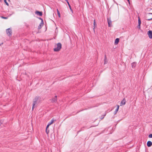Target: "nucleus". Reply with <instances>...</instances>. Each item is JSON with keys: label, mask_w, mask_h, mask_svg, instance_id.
<instances>
[{"label": "nucleus", "mask_w": 152, "mask_h": 152, "mask_svg": "<svg viewBox=\"0 0 152 152\" xmlns=\"http://www.w3.org/2000/svg\"><path fill=\"white\" fill-rule=\"evenodd\" d=\"M41 98L40 96H37L35 97L33 100L32 110H33L34 107L37 106V104L39 103L41 101Z\"/></svg>", "instance_id": "obj_1"}, {"label": "nucleus", "mask_w": 152, "mask_h": 152, "mask_svg": "<svg viewBox=\"0 0 152 152\" xmlns=\"http://www.w3.org/2000/svg\"><path fill=\"white\" fill-rule=\"evenodd\" d=\"M56 47L53 49L54 51L55 52L59 51L61 48L62 45L61 43H58L56 44Z\"/></svg>", "instance_id": "obj_2"}, {"label": "nucleus", "mask_w": 152, "mask_h": 152, "mask_svg": "<svg viewBox=\"0 0 152 152\" xmlns=\"http://www.w3.org/2000/svg\"><path fill=\"white\" fill-rule=\"evenodd\" d=\"M145 19L148 21H150L152 20V13H146L145 15Z\"/></svg>", "instance_id": "obj_3"}, {"label": "nucleus", "mask_w": 152, "mask_h": 152, "mask_svg": "<svg viewBox=\"0 0 152 152\" xmlns=\"http://www.w3.org/2000/svg\"><path fill=\"white\" fill-rule=\"evenodd\" d=\"M107 22L108 23V26L109 27H111L112 26V21L111 20V19L110 17L108 18H107Z\"/></svg>", "instance_id": "obj_4"}, {"label": "nucleus", "mask_w": 152, "mask_h": 152, "mask_svg": "<svg viewBox=\"0 0 152 152\" xmlns=\"http://www.w3.org/2000/svg\"><path fill=\"white\" fill-rule=\"evenodd\" d=\"M6 32L7 34L9 36H11L12 35V31L11 29L10 28L7 29Z\"/></svg>", "instance_id": "obj_5"}, {"label": "nucleus", "mask_w": 152, "mask_h": 152, "mask_svg": "<svg viewBox=\"0 0 152 152\" xmlns=\"http://www.w3.org/2000/svg\"><path fill=\"white\" fill-rule=\"evenodd\" d=\"M148 37L150 39H152V31L149 30L147 33Z\"/></svg>", "instance_id": "obj_6"}, {"label": "nucleus", "mask_w": 152, "mask_h": 152, "mask_svg": "<svg viewBox=\"0 0 152 152\" xmlns=\"http://www.w3.org/2000/svg\"><path fill=\"white\" fill-rule=\"evenodd\" d=\"M57 96H55V97L52 99L50 100L52 103H56L57 101Z\"/></svg>", "instance_id": "obj_7"}, {"label": "nucleus", "mask_w": 152, "mask_h": 152, "mask_svg": "<svg viewBox=\"0 0 152 152\" xmlns=\"http://www.w3.org/2000/svg\"><path fill=\"white\" fill-rule=\"evenodd\" d=\"M54 120L53 119H52L49 122L48 124L46 127H47V129H48V128L49 127V126L51 125V124H52L54 122Z\"/></svg>", "instance_id": "obj_8"}, {"label": "nucleus", "mask_w": 152, "mask_h": 152, "mask_svg": "<svg viewBox=\"0 0 152 152\" xmlns=\"http://www.w3.org/2000/svg\"><path fill=\"white\" fill-rule=\"evenodd\" d=\"M35 13L36 14L39 15L40 16H42V12H40L38 11H36Z\"/></svg>", "instance_id": "obj_9"}, {"label": "nucleus", "mask_w": 152, "mask_h": 152, "mask_svg": "<svg viewBox=\"0 0 152 152\" xmlns=\"http://www.w3.org/2000/svg\"><path fill=\"white\" fill-rule=\"evenodd\" d=\"M126 102V99L125 98H124L121 101V104L120 106H121L122 105H124L125 104Z\"/></svg>", "instance_id": "obj_10"}, {"label": "nucleus", "mask_w": 152, "mask_h": 152, "mask_svg": "<svg viewBox=\"0 0 152 152\" xmlns=\"http://www.w3.org/2000/svg\"><path fill=\"white\" fill-rule=\"evenodd\" d=\"M147 146L148 147H150L152 145V142L151 141H148L147 143Z\"/></svg>", "instance_id": "obj_11"}, {"label": "nucleus", "mask_w": 152, "mask_h": 152, "mask_svg": "<svg viewBox=\"0 0 152 152\" xmlns=\"http://www.w3.org/2000/svg\"><path fill=\"white\" fill-rule=\"evenodd\" d=\"M136 64H137L136 62H133L131 64V65H132V67L133 68H134L136 67Z\"/></svg>", "instance_id": "obj_12"}, {"label": "nucleus", "mask_w": 152, "mask_h": 152, "mask_svg": "<svg viewBox=\"0 0 152 152\" xmlns=\"http://www.w3.org/2000/svg\"><path fill=\"white\" fill-rule=\"evenodd\" d=\"M67 4H68V5L69 7V9H70V11L71 12V13H73V10H72V9L71 7V6H70V4H69V2L67 0Z\"/></svg>", "instance_id": "obj_13"}, {"label": "nucleus", "mask_w": 152, "mask_h": 152, "mask_svg": "<svg viewBox=\"0 0 152 152\" xmlns=\"http://www.w3.org/2000/svg\"><path fill=\"white\" fill-rule=\"evenodd\" d=\"M119 39L118 38H117L115 39V45H117L119 42Z\"/></svg>", "instance_id": "obj_14"}, {"label": "nucleus", "mask_w": 152, "mask_h": 152, "mask_svg": "<svg viewBox=\"0 0 152 152\" xmlns=\"http://www.w3.org/2000/svg\"><path fill=\"white\" fill-rule=\"evenodd\" d=\"M93 24H94V27L93 28V30H94V31H95V30H94L95 28V27H96V26H97V24H96L95 20V19H94V20Z\"/></svg>", "instance_id": "obj_15"}, {"label": "nucleus", "mask_w": 152, "mask_h": 152, "mask_svg": "<svg viewBox=\"0 0 152 152\" xmlns=\"http://www.w3.org/2000/svg\"><path fill=\"white\" fill-rule=\"evenodd\" d=\"M104 64H107V58H106V55L105 54V56H104Z\"/></svg>", "instance_id": "obj_16"}, {"label": "nucleus", "mask_w": 152, "mask_h": 152, "mask_svg": "<svg viewBox=\"0 0 152 152\" xmlns=\"http://www.w3.org/2000/svg\"><path fill=\"white\" fill-rule=\"evenodd\" d=\"M44 24V22H43V23H41V22L39 24V26H38V29H40L41 28L42 26H43V25Z\"/></svg>", "instance_id": "obj_17"}, {"label": "nucleus", "mask_w": 152, "mask_h": 152, "mask_svg": "<svg viewBox=\"0 0 152 152\" xmlns=\"http://www.w3.org/2000/svg\"><path fill=\"white\" fill-rule=\"evenodd\" d=\"M57 14L58 15V16L59 17H60V12L57 9Z\"/></svg>", "instance_id": "obj_18"}, {"label": "nucleus", "mask_w": 152, "mask_h": 152, "mask_svg": "<svg viewBox=\"0 0 152 152\" xmlns=\"http://www.w3.org/2000/svg\"><path fill=\"white\" fill-rule=\"evenodd\" d=\"M141 21L140 19V18L139 17H138V24H141Z\"/></svg>", "instance_id": "obj_19"}, {"label": "nucleus", "mask_w": 152, "mask_h": 152, "mask_svg": "<svg viewBox=\"0 0 152 152\" xmlns=\"http://www.w3.org/2000/svg\"><path fill=\"white\" fill-rule=\"evenodd\" d=\"M38 18L39 19V20H41V24L43 23V22H43V19L42 18H40V17Z\"/></svg>", "instance_id": "obj_20"}, {"label": "nucleus", "mask_w": 152, "mask_h": 152, "mask_svg": "<svg viewBox=\"0 0 152 152\" xmlns=\"http://www.w3.org/2000/svg\"><path fill=\"white\" fill-rule=\"evenodd\" d=\"M119 106L118 105H117V108L115 110L118 111V110L119 109Z\"/></svg>", "instance_id": "obj_21"}, {"label": "nucleus", "mask_w": 152, "mask_h": 152, "mask_svg": "<svg viewBox=\"0 0 152 152\" xmlns=\"http://www.w3.org/2000/svg\"><path fill=\"white\" fill-rule=\"evenodd\" d=\"M105 114L104 115H102L100 117V119H101V120H102V119H103L104 117V116L105 115Z\"/></svg>", "instance_id": "obj_22"}, {"label": "nucleus", "mask_w": 152, "mask_h": 152, "mask_svg": "<svg viewBox=\"0 0 152 152\" xmlns=\"http://www.w3.org/2000/svg\"><path fill=\"white\" fill-rule=\"evenodd\" d=\"M4 2L6 4L7 6H9V4L7 2V0H4Z\"/></svg>", "instance_id": "obj_23"}, {"label": "nucleus", "mask_w": 152, "mask_h": 152, "mask_svg": "<svg viewBox=\"0 0 152 152\" xmlns=\"http://www.w3.org/2000/svg\"><path fill=\"white\" fill-rule=\"evenodd\" d=\"M49 132V130H48V129H47V127H46V133L48 134Z\"/></svg>", "instance_id": "obj_24"}, {"label": "nucleus", "mask_w": 152, "mask_h": 152, "mask_svg": "<svg viewBox=\"0 0 152 152\" xmlns=\"http://www.w3.org/2000/svg\"><path fill=\"white\" fill-rule=\"evenodd\" d=\"M137 28L139 29L140 28V24H138V26H137Z\"/></svg>", "instance_id": "obj_25"}, {"label": "nucleus", "mask_w": 152, "mask_h": 152, "mask_svg": "<svg viewBox=\"0 0 152 152\" xmlns=\"http://www.w3.org/2000/svg\"><path fill=\"white\" fill-rule=\"evenodd\" d=\"M148 137L149 138H152V134H149L148 135Z\"/></svg>", "instance_id": "obj_26"}, {"label": "nucleus", "mask_w": 152, "mask_h": 152, "mask_svg": "<svg viewBox=\"0 0 152 152\" xmlns=\"http://www.w3.org/2000/svg\"><path fill=\"white\" fill-rule=\"evenodd\" d=\"M1 18L3 19H7V17H3V16L1 17Z\"/></svg>", "instance_id": "obj_27"}, {"label": "nucleus", "mask_w": 152, "mask_h": 152, "mask_svg": "<svg viewBox=\"0 0 152 152\" xmlns=\"http://www.w3.org/2000/svg\"><path fill=\"white\" fill-rule=\"evenodd\" d=\"M117 112H118L117 111L115 110V111H114V115L116 114Z\"/></svg>", "instance_id": "obj_28"}, {"label": "nucleus", "mask_w": 152, "mask_h": 152, "mask_svg": "<svg viewBox=\"0 0 152 152\" xmlns=\"http://www.w3.org/2000/svg\"><path fill=\"white\" fill-rule=\"evenodd\" d=\"M127 1H128L129 4H130V1L129 0H127Z\"/></svg>", "instance_id": "obj_29"}, {"label": "nucleus", "mask_w": 152, "mask_h": 152, "mask_svg": "<svg viewBox=\"0 0 152 152\" xmlns=\"http://www.w3.org/2000/svg\"><path fill=\"white\" fill-rule=\"evenodd\" d=\"M1 123L0 121V125H1Z\"/></svg>", "instance_id": "obj_30"}, {"label": "nucleus", "mask_w": 152, "mask_h": 152, "mask_svg": "<svg viewBox=\"0 0 152 152\" xmlns=\"http://www.w3.org/2000/svg\"><path fill=\"white\" fill-rule=\"evenodd\" d=\"M2 0H0V2H1V1Z\"/></svg>", "instance_id": "obj_31"}, {"label": "nucleus", "mask_w": 152, "mask_h": 152, "mask_svg": "<svg viewBox=\"0 0 152 152\" xmlns=\"http://www.w3.org/2000/svg\"><path fill=\"white\" fill-rule=\"evenodd\" d=\"M1 45V44H0V45Z\"/></svg>", "instance_id": "obj_32"}, {"label": "nucleus", "mask_w": 152, "mask_h": 152, "mask_svg": "<svg viewBox=\"0 0 152 152\" xmlns=\"http://www.w3.org/2000/svg\"><path fill=\"white\" fill-rule=\"evenodd\" d=\"M66 1V0H65Z\"/></svg>", "instance_id": "obj_33"}, {"label": "nucleus", "mask_w": 152, "mask_h": 152, "mask_svg": "<svg viewBox=\"0 0 152 152\" xmlns=\"http://www.w3.org/2000/svg\"><path fill=\"white\" fill-rule=\"evenodd\" d=\"M8 1H10V0H8Z\"/></svg>", "instance_id": "obj_34"}]
</instances>
